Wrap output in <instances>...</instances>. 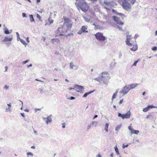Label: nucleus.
<instances>
[{
    "label": "nucleus",
    "mask_w": 157,
    "mask_h": 157,
    "mask_svg": "<svg viewBox=\"0 0 157 157\" xmlns=\"http://www.w3.org/2000/svg\"><path fill=\"white\" fill-rule=\"evenodd\" d=\"M26 41H27V42L29 43V37H27V38H26Z\"/></svg>",
    "instance_id": "obj_57"
},
{
    "label": "nucleus",
    "mask_w": 157,
    "mask_h": 157,
    "mask_svg": "<svg viewBox=\"0 0 157 157\" xmlns=\"http://www.w3.org/2000/svg\"><path fill=\"white\" fill-rule=\"evenodd\" d=\"M138 60H137L136 61H135L134 62V63H133V64L132 65V66H136V64H137V63H138Z\"/></svg>",
    "instance_id": "obj_45"
},
{
    "label": "nucleus",
    "mask_w": 157,
    "mask_h": 157,
    "mask_svg": "<svg viewBox=\"0 0 157 157\" xmlns=\"http://www.w3.org/2000/svg\"><path fill=\"white\" fill-rule=\"evenodd\" d=\"M131 116V112L130 111H128L126 113L124 114H122L120 113H118V116L121 117L123 119H129Z\"/></svg>",
    "instance_id": "obj_3"
},
{
    "label": "nucleus",
    "mask_w": 157,
    "mask_h": 157,
    "mask_svg": "<svg viewBox=\"0 0 157 157\" xmlns=\"http://www.w3.org/2000/svg\"><path fill=\"white\" fill-rule=\"evenodd\" d=\"M51 115H50L47 117V120L46 121V122L47 124H48V123L51 122H52V120L51 118Z\"/></svg>",
    "instance_id": "obj_17"
},
{
    "label": "nucleus",
    "mask_w": 157,
    "mask_h": 157,
    "mask_svg": "<svg viewBox=\"0 0 157 157\" xmlns=\"http://www.w3.org/2000/svg\"><path fill=\"white\" fill-rule=\"evenodd\" d=\"M4 89L7 90L9 88V86H7L6 85H5L3 87Z\"/></svg>",
    "instance_id": "obj_41"
},
{
    "label": "nucleus",
    "mask_w": 157,
    "mask_h": 157,
    "mask_svg": "<svg viewBox=\"0 0 157 157\" xmlns=\"http://www.w3.org/2000/svg\"><path fill=\"white\" fill-rule=\"evenodd\" d=\"M148 107L149 108V109L150 108H155L156 107L155 106H154L152 105H149L148 106Z\"/></svg>",
    "instance_id": "obj_39"
},
{
    "label": "nucleus",
    "mask_w": 157,
    "mask_h": 157,
    "mask_svg": "<svg viewBox=\"0 0 157 157\" xmlns=\"http://www.w3.org/2000/svg\"><path fill=\"white\" fill-rule=\"evenodd\" d=\"M32 64H30L28 66V67H32Z\"/></svg>",
    "instance_id": "obj_62"
},
{
    "label": "nucleus",
    "mask_w": 157,
    "mask_h": 157,
    "mask_svg": "<svg viewBox=\"0 0 157 157\" xmlns=\"http://www.w3.org/2000/svg\"><path fill=\"white\" fill-rule=\"evenodd\" d=\"M70 68L73 69V67H74V69L75 70L77 69L78 68V66L77 65H74L73 63H70Z\"/></svg>",
    "instance_id": "obj_16"
},
{
    "label": "nucleus",
    "mask_w": 157,
    "mask_h": 157,
    "mask_svg": "<svg viewBox=\"0 0 157 157\" xmlns=\"http://www.w3.org/2000/svg\"><path fill=\"white\" fill-rule=\"evenodd\" d=\"M121 127V125L117 126L115 130L116 131H118L119 130V129Z\"/></svg>",
    "instance_id": "obj_34"
},
{
    "label": "nucleus",
    "mask_w": 157,
    "mask_h": 157,
    "mask_svg": "<svg viewBox=\"0 0 157 157\" xmlns=\"http://www.w3.org/2000/svg\"><path fill=\"white\" fill-rule=\"evenodd\" d=\"M110 156H111V157H113V153H112V154H111L110 155Z\"/></svg>",
    "instance_id": "obj_64"
},
{
    "label": "nucleus",
    "mask_w": 157,
    "mask_h": 157,
    "mask_svg": "<svg viewBox=\"0 0 157 157\" xmlns=\"http://www.w3.org/2000/svg\"><path fill=\"white\" fill-rule=\"evenodd\" d=\"M22 16L23 17H27V15H26V13H22Z\"/></svg>",
    "instance_id": "obj_42"
},
{
    "label": "nucleus",
    "mask_w": 157,
    "mask_h": 157,
    "mask_svg": "<svg viewBox=\"0 0 157 157\" xmlns=\"http://www.w3.org/2000/svg\"><path fill=\"white\" fill-rule=\"evenodd\" d=\"M95 124H97V123L95 121H93L92 122V124L94 125Z\"/></svg>",
    "instance_id": "obj_55"
},
{
    "label": "nucleus",
    "mask_w": 157,
    "mask_h": 157,
    "mask_svg": "<svg viewBox=\"0 0 157 157\" xmlns=\"http://www.w3.org/2000/svg\"><path fill=\"white\" fill-rule=\"evenodd\" d=\"M5 71H4V72H6L7 71V69L8 68V67L7 66H6L5 67Z\"/></svg>",
    "instance_id": "obj_59"
},
{
    "label": "nucleus",
    "mask_w": 157,
    "mask_h": 157,
    "mask_svg": "<svg viewBox=\"0 0 157 157\" xmlns=\"http://www.w3.org/2000/svg\"><path fill=\"white\" fill-rule=\"evenodd\" d=\"M151 49L153 51L157 50V48L155 46H154Z\"/></svg>",
    "instance_id": "obj_38"
},
{
    "label": "nucleus",
    "mask_w": 157,
    "mask_h": 157,
    "mask_svg": "<svg viewBox=\"0 0 157 157\" xmlns=\"http://www.w3.org/2000/svg\"><path fill=\"white\" fill-rule=\"evenodd\" d=\"M62 29L63 33H66L69 29L67 26H64V25L62 27Z\"/></svg>",
    "instance_id": "obj_15"
},
{
    "label": "nucleus",
    "mask_w": 157,
    "mask_h": 157,
    "mask_svg": "<svg viewBox=\"0 0 157 157\" xmlns=\"http://www.w3.org/2000/svg\"><path fill=\"white\" fill-rule=\"evenodd\" d=\"M104 3L105 4L106 6H104V8L106 9V10H109V9L108 8L109 7H110L111 3L110 2H108L106 1H104Z\"/></svg>",
    "instance_id": "obj_12"
},
{
    "label": "nucleus",
    "mask_w": 157,
    "mask_h": 157,
    "mask_svg": "<svg viewBox=\"0 0 157 157\" xmlns=\"http://www.w3.org/2000/svg\"><path fill=\"white\" fill-rule=\"evenodd\" d=\"M20 40L22 44L25 45V46H26L27 45V44L26 43L25 41L24 40L21 39H20Z\"/></svg>",
    "instance_id": "obj_26"
},
{
    "label": "nucleus",
    "mask_w": 157,
    "mask_h": 157,
    "mask_svg": "<svg viewBox=\"0 0 157 157\" xmlns=\"http://www.w3.org/2000/svg\"><path fill=\"white\" fill-rule=\"evenodd\" d=\"M4 33L6 34H9L10 33V32H9V30L7 29H6L5 31H4Z\"/></svg>",
    "instance_id": "obj_31"
},
{
    "label": "nucleus",
    "mask_w": 157,
    "mask_h": 157,
    "mask_svg": "<svg viewBox=\"0 0 157 157\" xmlns=\"http://www.w3.org/2000/svg\"><path fill=\"white\" fill-rule=\"evenodd\" d=\"M7 105L9 106V107L10 108L11 107V104L10 103L9 104H7Z\"/></svg>",
    "instance_id": "obj_58"
},
{
    "label": "nucleus",
    "mask_w": 157,
    "mask_h": 157,
    "mask_svg": "<svg viewBox=\"0 0 157 157\" xmlns=\"http://www.w3.org/2000/svg\"><path fill=\"white\" fill-rule=\"evenodd\" d=\"M87 29V27L85 26H82L81 29L83 33H88V31H86Z\"/></svg>",
    "instance_id": "obj_19"
},
{
    "label": "nucleus",
    "mask_w": 157,
    "mask_h": 157,
    "mask_svg": "<svg viewBox=\"0 0 157 157\" xmlns=\"http://www.w3.org/2000/svg\"><path fill=\"white\" fill-rule=\"evenodd\" d=\"M122 6L123 8L128 10H130L131 8V6L127 0H122Z\"/></svg>",
    "instance_id": "obj_2"
},
{
    "label": "nucleus",
    "mask_w": 157,
    "mask_h": 157,
    "mask_svg": "<svg viewBox=\"0 0 157 157\" xmlns=\"http://www.w3.org/2000/svg\"><path fill=\"white\" fill-rule=\"evenodd\" d=\"M128 144H127L125 145H124V144L122 146V148H124L126 147H127L128 146Z\"/></svg>",
    "instance_id": "obj_46"
},
{
    "label": "nucleus",
    "mask_w": 157,
    "mask_h": 157,
    "mask_svg": "<svg viewBox=\"0 0 157 157\" xmlns=\"http://www.w3.org/2000/svg\"><path fill=\"white\" fill-rule=\"evenodd\" d=\"M51 41L52 43H54V42L55 41L57 43L60 42V41L59 39H55V38H53L52 39Z\"/></svg>",
    "instance_id": "obj_21"
},
{
    "label": "nucleus",
    "mask_w": 157,
    "mask_h": 157,
    "mask_svg": "<svg viewBox=\"0 0 157 157\" xmlns=\"http://www.w3.org/2000/svg\"><path fill=\"white\" fill-rule=\"evenodd\" d=\"M13 35H10L9 37H6L3 40V42H7L8 41H11L12 40Z\"/></svg>",
    "instance_id": "obj_13"
},
{
    "label": "nucleus",
    "mask_w": 157,
    "mask_h": 157,
    "mask_svg": "<svg viewBox=\"0 0 157 157\" xmlns=\"http://www.w3.org/2000/svg\"><path fill=\"white\" fill-rule=\"evenodd\" d=\"M114 148H115V151L116 153H117V154H119V152L118 151V148L117 147V146H115L114 147Z\"/></svg>",
    "instance_id": "obj_28"
},
{
    "label": "nucleus",
    "mask_w": 157,
    "mask_h": 157,
    "mask_svg": "<svg viewBox=\"0 0 157 157\" xmlns=\"http://www.w3.org/2000/svg\"><path fill=\"white\" fill-rule=\"evenodd\" d=\"M94 91V90H92L91 91H90L88 92H86L85 93L84 95L83 96V98H85L87 97V95H89V94L93 93Z\"/></svg>",
    "instance_id": "obj_20"
},
{
    "label": "nucleus",
    "mask_w": 157,
    "mask_h": 157,
    "mask_svg": "<svg viewBox=\"0 0 157 157\" xmlns=\"http://www.w3.org/2000/svg\"><path fill=\"white\" fill-rule=\"evenodd\" d=\"M138 85V84L137 83L131 84L128 85V86L129 87V89H130H130H134L135 87L137 86Z\"/></svg>",
    "instance_id": "obj_14"
},
{
    "label": "nucleus",
    "mask_w": 157,
    "mask_h": 157,
    "mask_svg": "<svg viewBox=\"0 0 157 157\" xmlns=\"http://www.w3.org/2000/svg\"><path fill=\"white\" fill-rule=\"evenodd\" d=\"M98 115H94V117H93V119H95V118H96L97 117H98Z\"/></svg>",
    "instance_id": "obj_56"
},
{
    "label": "nucleus",
    "mask_w": 157,
    "mask_h": 157,
    "mask_svg": "<svg viewBox=\"0 0 157 157\" xmlns=\"http://www.w3.org/2000/svg\"><path fill=\"white\" fill-rule=\"evenodd\" d=\"M115 13L117 15H119V16H122V15H123V14L121 13H119L117 12H115Z\"/></svg>",
    "instance_id": "obj_44"
},
{
    "label": "nucleus",
    "mask_w": 157,
    "mask_h": 157,
    "mask_svg": "<svg viewBox=\"0 0 157 157\" xmlns=\"http://www.w3.org/2000/svg\"><path fill=\"white\" fill-rule=\"evenodd\" d=\"M48 21L49 22L50 24H51L53 23V20L52 19H51L50 18H49L48 19Z\"/></svg>",
    "instance_id": "obj_35"
},
{
    "label": "nucleus",
    "mask_w": 157,
    "mask_h": 157,
    "mask_svg": "<svg viewBox=\"0 0 157 157\" xmlns=\"http://www.w3.org/2000/svg\"><path fill=\"white\" fill-rule=\"evenodd\" d=\"M10 108L9 107H8V108H7L6 109V111H11V110H10Z\"/></svg>",
    "instance_id": "obj_51"
},
{
    "label": "nucleus",
    "mask_w": 157,
    "mask_h": 157,
    "mask_svg": "<svg viewBox=\"0 0 157 157\" xmlns=\"http://www.w3.org/2000/svg\"><path fill=\"white\" fill-rule=\"evenodd\" d=\"M149 110V109L147 106V107L143 109V111L144 112H145Z\"/></svg>",
    "instance_id": "obj_27"
},
{
    "label": "nucleus",
    "mask_w": 157,
    "mask_h": 157,
    "mask_svg": "<svg viewBox=\"0 0 157 157\" xmlns=\"http://www.w3.org/2000/svg\"><path fill=\"white\" fill-rule=\"evenodd\" d=\"M75 4L85 12H86L88 10V6L84 0H76Z\"/></svg>",
    "instance_id": "obj_1"
},
{
    "label": "nucleus",
    "mask_w": 157,
    "mask_h": 157,
    "mask_svg": "<svg viewBox=\"0 0 157 157\" xmlns=\"http://www.w3.org/2000/svg\"><path fill=\"white\" fill-rule=\"evenodd\" d=\"M29 61V60H26V61H24L23 62H22V63L23 64H25L26 63H27V62H28Z\"/></svg>",
    "instance_id": "obj_47"
},
{
    "label": "nucleus",
    "mask_w": 157,
    "mask_h": 157,
    "mask_svg": "<svg viewBox=\"0 0 157 157\" xmlns=\"http://www.w3.org/2000/svg\"><path fill=\"white\" fill-rule=\"evenodd\" d=\"M75 98L74 97H71L70 98H68V99H70V100H74L75 99Z\"/></svg>",
    "instance_id": "obj_43"
},
{
    "label": "nucleus",
    "mask_w": 157,
    "mask_h": 157,
    "mask_svg": "<svg viewBox=\"0 0 157 157\" xmlns=\"http://www.w3.org/2000/svg\"><path fill=\"white\" fill-rule=\"evenodd\" d=\"M116 95L117 94L115 93H114L113 94L112 98V102L113 101V100L116 98Z\"/></svg>",
    "instance_id": "obj_32"
},
{
    "label": "nucleus",
    "mask_w": 157,
    "mask_h": 157,
    "mask_svg": "<svg viewBox=\"0 0 157 157\" xmlns=\"http://www.w3.org/2000/svg\"><path fill=\"white\" fill-rule=\"evenodd\" d=\"M109 127V124L108 123H106L105 125V130L106 132H108V128Z\"/></svg>",
    "instance_id": "obj_25"
},
{
    "label": "nucleus",
    "mask_w": 157,
    "mask_h": 157,
    "mask_svg": "<svg viewBox=\"0 0 157 157\" xmlns=\"http://www.w3.org/2000/svg\"><path fill=\"white\" fill-rule=\"evenodd\" d=\"M62 127L63 128H64L65 127V124L64 123H62Z\"/></svg>",
    "instance_id": "obj_49"
},
{
    "label": "nucleus",
    "mask_w": 157,
    "mask_h": 157,
    "mask_svg": "<svg viewBox=\"0 0 157 157\" xmlns=\"http://www.w3.org/2000/svg\"><path fill=\"white\" fill-rule=\"evenodd\" d=\"M96 38L100 41H104L105 40V37L103 36V34L101 33H97L95 34Z\"/></svg>",
    "instance_id": "obj_5"
},
{
    "label": "nucleus",
    "mask_w": 157,
    "mask_h": 157,
    "mask_svg": "<svg viewBox=\"0 0 157 157\" xmlns=\"http://www.w3.org/2000/svg\"><path fill=\"white\" fill-rule=\"evenodd\" d=\"M128 32L127 33V36L126 37V43L127 45L128 46H132V44L131 43H130L129 41L131 39V35H129L128 34Z\"/></svg>",
    "instance_id": "obj_9"
},
{
    "label": "nucleus",
    "mask_w": 157,
    "mask_h": 157,
    "mask_svg": "<svg viewBox=\"0 0 157 157\" xmlns=\"http://www.w3.org/2000/svg\"><path fill=\"white\" fill-rule=\"evenodd\" d=\"M25 111L28 112L29 111V110L28 109H26L25 110Z\"/></svg>",
    "instance_id": "obj_63"
},
{
    "label": "nucleus",
    "mask_w": 157,
    "mask_h": 157,
    "mask_svg": "<svg viewBox=\"0 0 157 157\" xmlns=\"http://www.w3.org/2000/svg\"><path fill=\"white\" fill-rule=\"evenodd\" d=\"M130 90L129 87L128 86H124L122 90L120 91V93H123L125 95Z\"/></svg>",
    "instance_id": "obj_10"
},
{
    "label": "nucleus",
    "mask_w": 157,
    "mask_h": 157,
    "mask_svg": "<svg viewBox=\"0 0 157 157\" xmlns=\"http://www.w3.org/2000/svg\"><path fill=\"white\" fill-rule=\"evenodd\" d=\"M21 114L22 117H25V114L24 113H21Z\"/></svg>",
    "instance_id": "obj_61"
},
{
    "label": "nucleus",
    "mask_w": 157,
    "mask_h": 157,
    "mask_svg": "<svg viewBox=\"0 0 157 157\" xmlns=\"http://www.w3.org/2000/svg\"><path fill=\"white\" fill-rule=\"evenodd\" d=\"M16 34L17 36V41H18L19 40H20V39H21L20 38V37H19L20 35H19V33L17 32L16 33Z\"/></svg>",
    "instance_id": "obj_30"
},
{
    "label": "nucleus",
    "mask_w": 157,
    "mask_h": 157,
    "mask_svg": "<svg viewBox=\"0 0 157 157\" xmlns=\"http://www.w3.org/2000/svg\"><path fill=\"white\" fill-rule=\"evenodd\" d=\"M128 128L130 131L131 134H138L139 132V131L138 130H135L132 128L130 126H129L128 127Z\"/></svg>",
    "instance_id": "obj_11"
},
{
    "label": "nucleus",
    "mask_w": 157,
    "mask_h": 157,
    "mask_svg": "<svg viewBox=\"0 0 157 157\" xmlns=\"http://www.w3.org/2000/svg\"><path fill=\"white\" fill-rule=\"evenodd\" d=\"M113 18L116 23L120 25H123L124 24L120 19V18L117 16H113Z\"/></svg>",
    "instance_id": "obj_7"
},
{
    "label": "nucleus",
    "mask_w": 157,
    "mask_h": 157,
    "mask_svg": "<svg viewBox=\"0 0 157 157\" xmlns=\"http://www.w3.org/2000/svg\"><path fill=\"white\" fill-rule=\"evenodd\" d=\"M59 35L61 36H64L66 37H67L68 36V35H64V34H59Z\"/></svg>",
    "instance_id": "obj_40"
},
{
    "label": "nucleus",
    "mask_w": 157,
    "mask_h": 157,
    "mask_svg": "<svg viewBox=\"0 0 157 157\" xmlns=\"http://www.w3.org/2000/svg\"><path fill=\"white\" fill-rule=\"evenodd\" d=\"M91 127L90 125H88L87 126V129H89Z\"/></svg>",
    "instance_id": "obj_54"
},
{
    "label": "nucleus",
    "mask_w": 157,
    "mask_h": 157,
    "mask_svg": "<svg viewBox=\"0 0 157 157\" xmlns=\"http://www.w3.org/2000/svg\"><path fill=\"white\" fill-rule=\"evenodd\" d=\"M123 99H121L120 101V102H119V104H121V103H122L123 101Z\"/></svg>",
    "instance_id": "obj_52"
},
{
    "label": "nucleus",
    "mask_w": 157,
    "mask_h": 157,
    "mask_svg": "<svg viewBox=\"0 0 157 157\" xmlns=\"http://www.w3.org/2000/svg\"><path fill=\"white\" fill-rule=\"evenodd\" d=\"M102 80L103 83L105 85L108 83V80L110 79V77L108 75H102L101 76Z\"/></svg>",
    "instance_id": "obj_6"
},
{
    "label": "nucleus",
    "mask_w": 157,
    "mask_h": 157,
    "mask_svg": "<svg viewBox=\"0 0 157 157\" xmlns=\"http://www.w3.org/2000/svg\"><path fill=\"white\" fill-rule=\"evenodd\" d=\"M68 36H73V33H71L67 34Z\"/></svg>",
    "instance_id": "obj_53"
},
{
    "label": "nucleus",
    "mask_w": 157,
    "mask_h": 157,
    "mask_svg": "<svg viewBox=\"0 0 157 157\" xmlns=\"http://www.w3.org/2000/svg\"><path fill=\"white\" fill-rule=\"evenodd\" d=\"M30 21L31 22H35V20L33 17V16L32 15H29Z\"/></svg>",
    "instance_id": "obj_22"
},
{
    "label": "nucleus",
    "mask_w": 157,
    "mask_h": 157,
    "mask_svg": "<svg viewBox=\"0 0 157 157\" xmlns=\"http://www.w3.org/2000/svg\"><path fill=\"white\" fill-rule=\"evenodd\" d=\"M27 154L28 155H30L32 156H33V154L32 153V152H28L27 153Z\"/></svg>",
    "instance_id": "obj_37"
},
{
    "label": "nucleus",
    "mask_w": 157,
    "mask_h": 157,
    "mask_svg": "<svg viewBox=\"0 0 157 157\" xmlns=\"http://www.w3.org/2000/svg\"><path fill=\"white\" fill-rule=\"evenodd\" d=\"M64 25L67 26L69 29L71 28L73 23L69 19L66 18L64 19Z\"/></svg>",
    "instance_id": "obj_4"
},
{
    "label": "nucleus",
    "mask_w": 157,
    "mask_h": 157,
    "mask_svg": "<svg viewBox=\"0 0 157 157\" xmlns=\"http://www.w3.org/2000/svg\"><path fill=\"white\" fill-rule=\"evenodd\" d=\"M83 17L85 21L86 22L90 23H92V21L91 19L85 17Z\"/></svg>",
    "instance_id": "obj_18"
},
{
    "label": "nucleus",
    "mask_w": 157,
    "mask_h": 157,
    "mask_svg": "<svg viewBox=\"0 0 157 157\" xmlns=\"http://www.w3.org/2000/svg\"><path fill=\"white\" fill-rule=\"evenodd\" d=\"M108 74V73L107 72H103L101 73L102 75H107Z\"/></svg>",
    "instance_id": "obj_33"
},
{
    "label": "nucleus",
    "mask_w": 157,
    "mask_h": 157,
    "mask_svg": "<svg viewBox=\"0 0 157 157\" xmlns=\"http://www.w3.org/2000/svg\"><path fill=\"white\" fill-rule=\"evenodd\" d=\"M37 17L39 19H40V18L41 17L38 14H37Z\"/></svg>",
    "instance_id": "obj_60"
},
{
    "label": "nucleus",
    "mask_w": 157,
    "mask_h": 157,
    "mask_svg": "<svg viewBox=\"0 0 157 157\" xmlns=\"http://www.w3.org/2000/svg\"><path fill=\"white\" fill-rule=\"evenodd\" d=\"M94 80H95L97 81H98L99 82H101V81H102V78H101V77L95 78H94Z\"/></svg>",
    "instance_id": "obj_23"
},
{
    "label": "nucleus",
    "mask_w": 157,
    "mask_h": 157,
    "mask_svg": "<svg viewBox=\"0 0 157 157\" xmlns=\"http://www.w3.org/2000/svg\"><path fill=\"white\" fill-rule=\"evenodd\" d=\"M50 23H49V22L48 21V22H46L45 24V26H47V25H50Z\"/></svg>",
    "instance_id": "obj_50"
},
{
    "label": "nucleus",
    "mask_w": 157,
    "mask_h": 157,
    "mask_svg": "<svg viewBox=\"0 0 157 157\" xmlns=\"http://www.w3.org/2000/svg\"><path fill=\"white\" fill-rule=\"evenodd\" d=\"M138 48H137V45H136L134 47H133L130 49L131 50L133 51H135L136 50H137Z\"/></svg>",
    "instance_id": "obj_24"
},
{
    "label": "nucleus",
    "mask_w": 157,
    "mask_h": 157,
    "mask_svg": "<svg viewBox=\"0 0 157 157\" xmlns=\"http://www.w3.org/2000/svg\"><path fill=\"white\" fill-rule=\"evenodd\" d=\"M57 31H58L60 33H63V30L62 29V27H59L57 30Z\"/></svg>",
    "instance_id": "obj_29"
},
{
    "label": "nucleus",
    "mask_w": 157,
    "mask_h": 157,
    "mask_svg": "<svg viewBox=\"0 0 157 157\" xmlns=\"http://www.w3.org/2000/svg\"><path fill=\"white\" fill-rule=\"evenodd\" d=\"M74 87L77 90L78 92L80 93L83 92L84 89L83 86L78 85H75Z\"/></svg>",
    "instance_id": "obj_8"
},
{
    "label": "nucleus",
    "mask_w": 157,
    "mask_h": 157,
    "mask_svg": "<svg viewBox=\"0 0 157 157\" xmlns=\"http://www.w3.org/2000/svg\"><path fill=\"white\" fill-rule=\"evenodd\" d=\"M82 32H82V30L81 29V30H79L78 32V34H82Z\"/></svg>",
    "instance_id": "obj_48"
},
{
    "label": "nucleus",
    "mask_w": 157,
    "mask_h": 157,
    "mask_svg": "<svg viewBox=\"0 0 157 157\" xmlns=\"http://www.w3.org/2000/svg\"><path fill=\"white\" fill-rule=\"evenodd\" d=\"M116 27L117 28H118V29L120 30H121V31H123V28H122L121 27V26H118L117 25H116Z\"/></svg>",
    "instance_id": "obj_36"
}]
</instances>
